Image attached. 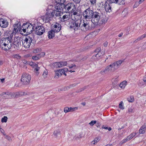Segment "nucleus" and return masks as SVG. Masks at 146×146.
Returning a JSON list of instances; mask_svg holds the SVG:
<instances>
[{
	"mask_svg": "<svg viewBox=\"0 0 146 146\" xmlns=\"http://www.w3.org/2000/svg\"><path fill=\"white\" fill-rule=\"evenodd\" d=\"M69 110V112L70 111H75L76 110H77L78 109L77 107H75L73 108H68Z\"/></svg>",
	"mask_w": 146,
	"mask_h": 146,
	"instance_id": "ea45409f",
	"label": "nucleus"
},
{
	"mask_svg": "<svg viewBox=\"0 0 146 146\" xmlns=\"http://www.w3.org/2000/svg\"><path fill=\"white\" fill-rule=\"evenodd\" d=\"M100 140V139L98 137H96L94 139L92 142V143L93 145H95Z\"/></svg>",
	"mask_w": 146,
	"mask_h": 146,
	"instance_id": "473e14b6",
	"label": "nucleus"
},
{
	"mask_svg": "<svg viewBox=\"0 0 146 146\" xmlns=\"http://www.w3.org/2000/svg\"><path fill=\"white\" fill-rule=\"evenodd\" d=\"M39 69V68L38 67H37L36 68H35V71H36V72H38Z\"/></svg>",
	"mask_w": 146,
	"mask_h": 146,
	"instance_id": "e2e57ef3",
	"label": "nucleus"
},
{
	"mask_svg": "<svg viewBox=\"0 0 146 146\" xmlns=\"http://www.w3.org/2000/svg\"><path fill=\"white\" fill-rule=\"evenodd\" d=\"M108 42H104V46L106 47L108 45Z\"/></svg>",
	"mask_w": 146,
	"mask_h": 146,
	"instance_id": "0e129e2a",
	"label": "nucleus"
},
{
	"mask_svg": "<svg viewBox=\"0 0 146 146\" xmlns=\"http://www.w3.org/2000/svg\"><path fill=\"white\" fill-rule=\"evenodd\" d=\"M118 4L119 5H123L125 3V0H118Z\"/></svg>",
	"mask_w": 146,
	"mask_h": 146,
	"instance_id": "58836bf2",
	"label": "nucleus"
},
{
	"mask_svg": "<svg viewBox=\"0 0 146 146\" xmlns=\"http://www.w3.org/2000/svg\"><path fill=\"white\" fill-rule=\"evenodd\" d=\"M111 4L108 3H106L105 6V9L106 12H110L112 11Z\"/></svg>",
	"mask_w": 146,
	"mask_h": 146,
	"instance_id": "412c9836",
	"label": "nucleus"
},
{
	"mask_svg": "<svg viewBox=\"0 0 146 146\" xmlns=\"http://www.w3.org/2000/svg\"><path fill=\"white\" fill-rule=\"evenodd\" d=\"M93 12L90 8H88L83 12V15L85 19H91Z\"/></svg>",
	"mask_w": 146,
	"mask_h": 146,
	"instance_id": "6e6552de",
	"label": "nucleus"
},
{
	"mask_svg": "<svg viewBox=\"0 0 146 146\" xmlns=\"http://www.w3.org/2000/svg\"><path fill=\"white\" fill-rule=\"evenodd\" d=\"M73 1L76 3H80L81 0H73Z\"/></svg>",
	"mask_w": 146,
	"mask_h": 146,
	"instance_id": "13d9d810",
	"label": "nucleus"
},
{
	"mask_svg": "<svg viewBox=\"0 0 146 146\" xmlns=\"http://www.w3.org/2000/svg\"><path fill=\"white\" fill-rule=\"evenodd\" d=\"M40 58V56L38 54L37 55L34 56L32 57V59L34 60H37Z\"/></svg>",
	"mask_w": 146,
	"mask_h": 146,
	"instance_id": "f704fd0d",
	"label": "nucleus"
},
{
	"mask_svg": "<svg viewBox=\"0 0 146 146\" xmlns=\"http://www.w3.org/2000/svg\"><path fill=\"white\" fill-rule=\"evenodd\" d=\"M12 41V36L11 35L7 37L2 38L0 42V47L5 50H9L11 47Z\"/></svg>",
	"mask_w": 146,
	"mask_h": 146,
	"instance_id": "f257e3e1",
	"label": "nucleus"
},
{
	"mask_svg": "<svg viewBox=\"0 0 146 146\" xmlns=\"http://www.w3.org/2000/svg\"><path fill=\"white\" fill-rule=\"evenodd\" d=\"M45 19V22H48L50 20V18L48 16L46 15L45 17H42V19L44 21V19Z\"/></svg>",
	"mask_w": 146,
	"mask_h": 146,
	"instance_id": "2f4dec72",
	"label": "nucleus"
},
{
	"mask_svg": "<svg viewBox=\"0 0 146 146\" xmlns=\"http://www.w3.org/2000/svg\"><path fill=\"white\" fill-rule=\"evenodd\" d=\"M127 101L130 102H132L134 101V98L133 96H130L127 98Z\"/></svg>",
	"mask_w": 146,
	"mask_h": 146,
	"instance_id": "72a5a7b5",
	"label": "nucleus"
},
{
	"mask_svg": "<svg viewBox=\"0 0 146 146\" xmlns=\"http://www.w3.org/2000/svg\"><path fill=\"white\" fill-rule=\"evenodd\" d=\"M55 33L54 31L52 30L50 31L48 33V36L49 39L52 38L54 36V33Z\"/></svg>",
	"mask_w": 146,
	"mask_h": 146,
	"instance_id": "b1692460",
	"label": "nucleus"
},
{
	"mask_svg": "<svg viewBox=\"0 0 146 146\" xmlns=\"http://www.w3.org/2000/svg\"><path fill=\"white\" fill-rule=\"evenodd\" d=\"M32 40V37L29 36H27L24 39L22 40L23 46L26 48H29Z\"/></svg>",
	"mask_w": 146,
	"mask_h": 146,
	"instance_id": "423d86ee",
	"label": "nucleus"
},
{
	"mask_svg": "<svg viewBox=\"0 0 146 146\" xmlns=\"http://www.w3.org/2000/svg\"><path fill=\"white\" fill-rule=\"evenodd\" d=\"M59 70L60 71V72L61 73V75L63 74L65 76H66V74L65 73V72L68 71V69L66 68H65L62 69H60Z\"/></svg>",
	"mask_w": 146,
	"mask_h": 146,
	"instance_id": "a878e982",
	"label": "nucleus"
},
{
	"mask_svg": "<svg viewBox=\"0 0 146 146\" xmlns=\"http://www.w3.org/2000/svg\"><path fill=\"white\" fill-rule=\"evenodd\" d=\"M143 38H144L143 35L141 36L138 37L136 40H135L134 41V42L135 43L137 42L138 41H140L141 40L143 39Z\"/></svg>",
	"mask_w": 146,
	"mask_h": 146,
	"instance_id": "c9c22d12",
	"label": "nucleus"
},
{
	"mask_svg": "<svg viewBox=\"0 0 146 146\" xmlns=\"http://www.w3.org/2000/svg\"><path fill=\"white\" fill-rule=\"evenodd\" d=\"M55 77L58 78L61 76V73L60 72V71L59 70L55 71Z\"/></svg>",
	"mask_w": 146,
	"mask_h": 146,
	"instance_id": "c756f323",
	"label": "nucleus"
},
{
	"mask_svg": "<svg viewBox=\"0 0 146 146\" xmlns=\"http://www.w3.org/2000/svg\"><path fill=\"white\" fill-rule=\"evenodd\" d=\"M90 20H84L82 22L81 21L80 25V28L81 29L84 31H86L89 30L90 28Z\"/></svg>",
	"mask_w": 146,
	"mask_h": 146,
	"instance_id": "39448f33",
	"label": "nucleus"
},
{
	"mask_svg": "<svg viewBox=\"0 0 146 146\" xmlns=\"http://www.w3.org/2000/svg\"><path fill=\"white\" fill-rule=\"evenodd\" d=\"M96 123V126L97 127H100V126L101 124H100L99 123L97 122Z\"/></svg>",
	"mask_w": 146,
	"mask_h": 146,
	"instance_id": "052dcab7",
	"label": "nucleus"
},
{
	"mask_svg": "<svg viewBox=\"0 0 146 146\" xmlns=\"http://www.w3.org/2000/svg\"><path fill=\"white\" fill-rule=\"evenodd\" d=\"M76 66L74 64H72L71 65L69 66V67L70 68H73V69L74 70L76 68H75Z\"/></svg>",
	"mask_w": 146,
	"mask_h": 146,
	"instance_id": "49530a36",
	"label": "nucleus"
},
{
	"mask_svg": "<svg viewBox=\"0 0 146 146\" xmlns=\"http://www.w3.org/2000/svg\"><path fill=\"white\" fill-rule=\"evenodd\" d=\"M64 8L65 12L72 13L76 10V7L74 3H68L66 5H64Z\"/></svg>",
	"mask_w": 146,
	"mask_h": 146,
	"instance_id": "0eeeda50",
	"label": "nucleus"
},
{
	"mask_svg": "<svg viewBox=\"0 0 146 146\" xmlns=\"http://www.w3.org/2000/svg\"><path fill=\"white\" fill-rule=\"evenodd\" d=\"M8 23L7 20L1 19H0V25L3 28H5L8 26Z\"/></svg>",
	"mask_w": 146,
	"mask_h": 146,
	"instance_id": "a211bd4d",
	"label": "nucleus"
},
{
	"mask_svg": "<svg viewBox=\"0 0 146 146\" xmlns=\"http://www.w3.org/2000/svg\"><path fill=\"white\" fill-rule=\"evenodd\" d=\"M23 28L22 26H21V25L20 23H18L15 25L14 27V31L16 32H18V31H19L21 33L23 31Z\"/></svg>",
	"mask_w": 146,
	"mask_h": 146,
	"instance_id": "f3484780",
	"label": "nucleus"
},
{
	"mask_svg": "<svg viewBox=\"0 0 146 146\" xmlns=\"http://www.w3.org/2000/svg\"><path fill=\"white\" fill-rule=\"evenodd\" d=\"M96 121L92 120L91 121L90 123H89V124L91 126H93L94 124L96 123Z\"/></svg>",
	"mask_w": 146,
	"mask_h": 146,
	"instance_id": "79ce46f5",
	"label": "nucleus"
},
{
	"mask_svg": "<svg viewBox=\"0 0 146 146\" xmlns=\"http://www.w3.org/2000/svg\"><path fill=\"white\" fill-rule=\"evenodd\" d=\"M72 14L71 15V16H74L75 15H79V14L76 12H73Z\"/></svg>",
	"mask_w": 146,
	"mask_h": 146,
	"instance_id": "6e6d98bb",
	"label": "nucleus"
},
{
	"mask_svg": "<svg viewBox=\"0 0 146 146\" xmlns=\"http://www.w3.org/2000/svg\"><path fill=\"white\" fill-rule=\"evenodd\" d=\"M5 137L9 141L11 140V138L10 137L8 136V135H6Z\"/></svg>",
	"mask_w": 146,
	"mask_h": 146,
	"instance_id": "5fc2aeb1",
	"label": "nucleus"
},
{
	"mask_svg": "<svg viewBox=\"0 0 146 146\" xmlns=\"http://www.w3.org/2000/svg\"><path fill=\"white\" fill-rule=\"evenodd\" d=\"M57 10L58 11H54L51 13V15L53 17L56 19L60 18V17L61 16V13L58 11V8H57Z\"/></svg>",
	"mask_w": 146,
	"mask_h": 146,
	"instance_id": "2eb2a0df",
	"label": "nucleus"
},
{
	"mask_svg": "<svg viewBox=\"0 0 146 146\" xmlns=\"http://www.w3.org/2000/svg\"><path fill=\"white\" fill-rule=\"evenodd\" d=\"M123 102L122 101L120 102L119 105V108L123 110L124 109L123 105H122Z\"/></svg>",
	"mask_w": 146,
	"mask_h": 146,
	"instance_id": "c03bdc74",
	"label": "nucleus"
},
{
	"mask_svg": "<svg viewBox=\"0 0 146 146\" xmlns=\"http://www.w3.org/2000/svg\"><path fill=\"white\" fill-rule=\"evenodd\" d=\"M23 31L24 33L26 32L27 34L31 33L34 31V26L30 23H24L22 25Z\"/></svg>",
	"mask_w": 146,
	"mask_h": 146,
	"instance_id": "f03ea898",
	"label": "nucleus"
},
{
	"mask_svg": "<svg viewBox=\"0 0 146 146\" xmlns=\"http://www.w3.org/2000/svg\"><path fill=\"white\" fill-rule=\"evenodd\" d=\"M61 63V62H56L54 64V65L56 66L57 67L60 68L62 67Z\"/></svg>",
	"mask_w": 146,
	"mask_h": 146,
	"instance_id": "e433bc0d",
	"label": "nucleus"
},
{
	"mask_svg": "<svg viewBox=\"0 0 146 146\" xmlns=\"http://www.w3.org/2000/svg\"><path fill=\"white\" fill-rule=\"evenodd\" d=\"M91 18L92 23L95 25H97L98 22L101 19V14L97 11L93 12Z\"/></svg>",
	"mask_w": 146,
	"mask_h": 146,
	"instance_id": "7ed1b4c3",
	"label": "nucleus"
},
{
	"mask_svg": "<svg viewBox=\"0 0 146 146\" xmlns=\"http://www.w3.org/2000/svg\"><path fill=\"white\" fill-rule=\"evenodd\" d=\"M92 5H94L96 3V0H90Z\"/></svg>",
	"mask_w": 146,
	"mask_h": 146,
	"instance_id": "8fccbe9b",
	"label": "nucleus"
},
{
	"mask_svg": "<svg viewBox=\"0 0 146 146\" xmlns=\"http://www.w3.org/2000/svg\"><path fill=\"white\" fill-rule=\"evenodd\" d=\"M122 62V61L119 60L112 63L115 70L117 69Z\"/></svg>",
	"mask_w": 146,
	"mask_h": 146,
	"instance_id": "6ab92c4d",
	"label": "nucleus"
},
{
	"mask_svg": "<svg viewBox=\"0 0 146 146\" xmlns=\"http://www.w3.org/2000/svg\"><path fill=\"white\" fill-rule=\"evenodd\" d=\"M15 94L14 93L3 92L0 94V96L4 99H10L14 97Z\"/></svg>",
	"mask_w": 146,
	"mask_h": 146,
	"instance_id": "ddd939ff",
	"label": "nucleus"
},
{
	"mask_svg": "<svg viewBox=\"0 0 146 146\" xmlns=\"http://www.w3.org/2000/svg\"><path fill=\"white\" fill-rule=\"evenodd\" d=\"M113 64L112 63L110 65L107 66L104 70H103L100 72V73L104 74L108 72H112L115 70Z\"/></svg>",
	"mask_w": 146,
	"mask_h": 146,
	"instance_id": "9d476101",
	"label": "nucleus"
},
{
	"mask_svg": "<svg viewBox=\"0 0 146 146\" xmlns=\"http://www.w3.org/2000/svg\"><path fill=\"white\" fill-rule=\"evenodd\" d=\"M52 136L58 139L60 136V131L59 130L55 131L52 134Z\"/></svg>",
	"mask_w": 146,
	"mask_h": 146,
	"instance_id": "aec40b11",
	"label": "nucleus"
},
{
	"mask_svg": "<svg viewBox=\"0 0 146 146\" xmlns=\"http://www.w3.org/2000/svg\"><path fill=\"white\" fill-rule=\"evenodd\" d=\"M71 17L73 20L72 21H78V20L81 21V20L80 19V15H79V14L71 16Z\"/></svg>",
	"mask_w": 146,
	"mask_h": 146,
	"instance_id": "393cba45",
	"label": "nucleus"
},
{
	"mask_svg": "<svg viewBox=\"0 0 146 146\" xmlns=\"http://www.w3.org/2000/svg\"><path fill=\"white\" fill-rule=\"evenodd\" d=\"M100 52H98L96 55H94L92 57V58L93 59L95 60H99L101 57L102 55Z\"/></svg>",
	"mask_w": 146,
	"mask_h": 146,
	"instance_id": "4be33fe9",
	"label": "nucleus"
},
{
	"mask_svg": "<svg viewBox=\"0 0 146 146\" xmlns=\"http://www.w3.org/2000/svg\"><path fill=\"white\" fill-rule=\"evenodd\" d=\"M102 127V128L104 129H108L109 131H110L111 130V127L108 128L106 127H104V125H103Z\"/></svg>",
	"mask_w": 146,
	"mask_h": 146,
	"instance_id": "a18cd8bd",
	"label": "nucleus"
},
{
	"mask_svg": "<svg viewBox=\"0 0 146 146\" xmlns=\"http://www.w3.org/2000/svg\"><path fill=\"white\" fill-rule=\"evenodd\" d=\"M7 117L6 116H4L1 119V121L2 122H6L7 120Z\"/></svg>",
	"mask_w": 146,
	"mask_h": 146,
	"instance_id": "4c0bfd02",
	"label": "nucleus"
},
{
	"mask_svg": "<svg viewBox=\"0 0 146 146\" xmlns=\"http://www.w3.org/2000/svg\"><path fill=\"white\" fill-rule=\"evenodd\" d=\"M146 128V124L145 123L140 128L139 132L140 134H144L145 132Z\"/></svg>",
	"mask_w": 146,
	"mask_h": 146,
	"instance_id": "5701e85b",
	"label": "nucleus"
},
{
	"mask_svg": "<svg viewBox=\"0 0 146 146\" xmlns=\"http://www.w3.org/2000/svg\"><path fill=\"white\" fill-rule=\"evenodd\" d=\"M128 141V140H127V138H126V139H123L120 142V143L121 145V144H123V143H125L126 141Z\"/></svg>",
	"mask_w": 146,
	"mask_h": 146,
	"instance_id": "de8ad7c7",
	"label": "nucleus"
},
{
	"mask_svg": "<svg viewBox=\"0 0 146 146\" xmlns=\"http://www.w3.org/2000/svg\"><path fill=\"white\" fill-rule=\"evenodd\" d=\"M119 80L118 77H116L112 79V82L114 84H116Z\"/></svg>",
	"mask_w": 146,
	"mask_h": 146,
	"instance_id": "7c9ffc66",
	"label": "nucleus"
},
{
	"mask_svg": "<svg viewBox=\"0 0 146 146\" xmlns=\"http://www.w3.org/2000/svg\"><path fill=\"white\" fill-rule=\"evenodd\" d=\"M53 28L52 29L55 33L59 32L61 29V25L58 23H56L53 25Z\"/></svg>",
	"mask_w": 146,
	"mask_h": 146,
	"instance_id": "dca6fc26",
	"label": "nucleus"
},
{
	"mask_svg": "<svg viewBox=\"0 0 146 146\" xmlns=\"http://www.w3.org/2000/svg\"><path fill=\"white\" fill-rule=\"evenodd\" d=\"M112 3L118 4V0H110Z\"/></svg>",
	"mask_w": 146,
	"mask_h": 146,
	"instance_id": "4d7b16f0",
	"label": "nucleus"
},
{
	"mask_svg": "<svg viewBox=\"0 0 146 146\" xmlns=\"http://www.w3.org/2000/svg\"><path fill=\"white\" fill-rule=\"evenodd\" d=\"M40 51V50L38 48H37L34 49L33 50V52L34 53H37L39 52Z\"/></svg>",
	"mask_w": 146,
	"mask_h": 146,
	"instance_id": "3c124183",
	"label": "nucleus"
},
{
	"mask_svg": "<svg viewBox=\"0 0 146 146\" xmlns=\"http://www.w3.org/2000/svg\"><path fill=\"white\" fill-rule=\"evenodd\" d=\"M22 39V38L20 37L15 36L14 38L13 44L17 47L19 48L21 45V41L23 40Z\"/></svg>",
	"mask_w": 146,
	"mask_h": 146,
	"instance_id": "f8f14e48",
	"label": "nucleus"
},
{
	"mask_svg": "<svg viewBox=\"0 0 146 146\" xmlns=\"http://www.w3.org/2000/svg\"><path fill=\"white\" fill-rule=\"evenodd\" d=\"M136 133H133L131 134L129 136L127 137V140H130L132 139L133 137H134L136 135Z\"/></svg>",
	"mask_w": 146,
	"mask_h": 146,
	"instance_id": "cd10ccee",
	"label": "nucleus"
},
{
	"mask_svg": "<svg viewBox=\"0 0 146 146\" xmlns=\"http://www.w3.org/2000/svg\"><path fill=\"white\" fill-rule=\"evenodd\" d=\"M101 49L100 47L98 48L95 50V52L98 53L100 52V51Z\"/></svg>",
	"mask_w": 146,
	"mask_h": 146,
	"instance_id": "603ef678",
	"label": "nucleus"
},
{
	"mask_svg": "<svg viewBox=\"0 0 146 146\" xmlns=\"http://www.w3.org/2000/svg\"><path fill=\"white\" fill-rule=\"evenodd\" d=\"M123 33H120L118 35V36L121 37V36H122V35H123Z\"/></svg>",
	"mask_w": 146,
	"mask_h": 146,
	"instance_id": "774afa93",
	"label": "nucleus"
},
{
	"mask_svg": "<svg viewBox=\"0 0 146 146\" xmlns=\"http://www.w3.org/2000/svg\"><path fill=\"white\" fill-rule=\"evenodd\" d=\"M143 48H146V43L144 44L143 45Z\"/></svg>",
	"mask_w": 146,
	"mask_h": 146,
	"instance_id": "338daca9",
	"label": "nucleus"
},
{
	"mask_svg": "<svg viewBox=\"0 0 146 146\" xmlns=\"http://www.w3.org/2000/svg\"><path fill=\"white\" fill-rule=\"evenodd\" d=\"M81 21L78 20V21H72L70 23V25H68L71 29H73L74 30H77L80 29V25Z\"/></svg>",
	"mask_w": 146,
	"mask_h": 146,
	"instance_id": "1a4fd4ad",
	"label": "nucleus"
},
{
	"mask_svg": "<svg viewBox=\"0 0 146 146\" xmlns=\"http://www.w3.org/2000/svg\"><path fill=\"white\" fill-rule=\"evenodd\" d=\"M128 9L127 8L125 9L122 12V15L123 17H125L128 13Z\"/></svg>",
	"mask_w": 146,
	"mask_h": 146,
	"instance_id": "c85d7f7f",
	"label": "nucleus"
},
{
	"mask_svg": "<svg viewBox=\"0 0 146 146\" xmlns=\"http://www.w3.org/2000/svg\"><path fill=\"white\" fill-rule=\"evenodd\" d=\"M34 31L36 34L38 35H41L45 31V29L42 25H37L35 27Z\"/></svg>",
	"mask_w": 146,
	"mask_h": 146,
	"instance_id": "9b49d317",
	"label": "nucleus"
},
{
	"mask_svg": "<svg viewBox=\"0 0 146 146\" xmlns=\"http://www.w3.org/2000/svg\"><path fill=\"white\" fill-rule=\"evenodd\" d=\"M127 81H123L121 83L119 84L120 87L122 89L124 88L126 85Z\"/></svg>",
	"mask_w": 146,
	"mask_h": 146,
	"instance_id": "bb28decb",
	"label": "nucleus"
},
{
	"mask_svg": "<svg viewBox=\"0 0 146 146\" xmlns=\"http://www.w3.org/2000/svg\"><path fill=\"white\" fill-rule=\"evenodd\" d=\"M31 78V76L29 74L24 73L21 76V81L22 82L23 84L27 85L29 84Z\"/></svg>",
	"mask_w": 146,
	"mask_h": 146,
	"instance_id": "20e7f679",
	"label": "nucleus"
},
{
	"mask_svg": "<svg viewBox=\"0 0 146 146\" xmlns=\"http://www.w3.org/2000/svg\"><path fill=\"white\" fill-rule=\"evenodd\" d=\"M64 111L65 113H67L69 112L68 107H66L64 108Z\"/></svg>",
	"mask_w": 146,
	"mask_h": 146,
	"instance_id": "09e8293b",
	"label": "nucleus"
},
{
	"mask_svg": "<svg viewBox=\"0 0 146 146\" xmlns=\"http://www.w3.org/2000/svg\"><path fill=\"white\" fill-rule=\"evenodd\" d=\"M48 74V72L47 71H45L43 73L42 76L44 78H46Z\"/></svg>",
	"mask_w": 146,
	"mask_h": 146,
	"instance_id": "a19ab883",
	"label": "nucleus"
},
{
	"mask_svg": "<svg viewBox=\"0 0 146 146\" xmlns=\"http://www.w3.org/2000/svg\"><path fill=\"white\" fill-rule=\"evenodd\" d=\"M53 7L51 5H49L48 7V9L49 10H53V9H54V8H53Z\"/></svg>",
	"mask_w": 146,
	"mask_h": 146,
	"instance_id": "864d4df0",
	"label": "nucleus"
},
{
	"mask_svg": "<svg viewBox=\"0 0 146 146\" xmlns=\"http://www.w3.org/2000/svg\"><path fill=\"white\" fill-rule=\"evenodd\" d=\"M128 111L129 112L132 113L133 111V110L131 108H129Z\"/></svg>",
	"mask_w": 146,
	"mask_h": 146,
	"instance_id": "680f3d73",
	"label": "nucleus"
},
{
	"mask_svg": "<svg viewBox=\"0 0 146 146\" xmlns=\"http://www.w3.org/2000/svg\"><path fill=\"white\" fill-rule=\"evenodd\" d=\"M70 16L69 15H64L61 18V20L62 21L64 22V24L67 25H70V22L69 21Z\"/></svg>",
	"mask_w": 146,
	"mask_h": 146,
	"instance_id": "4468645a",
	"label": "nucleus"
},
{
	"mask_svg": "<svg viewBox=\"0 0 146 146\" xmlns=\"http://www.w3.org/2000/svg\"><path fill=\"white\" fill-rule=\"evenodd\" d=\"M3 63V60H0V66L2 65Z\"/></svg>",
	"mask_w": 146,
	"mask_h": 146,
	"instance_id": "69168bd1",
	"label": "nucleus"
},
{
	"mask_svg": "<svg viewBox=\"0 0 146 146\" xmlns=\"http://www.w3.org/2000/svg\"><path fill=\"white\" fill-rule=\"evenodd\" d=\"M61 65H62V67L64 66H66L67 64V62L66 61H61Z\"/></svg>",
	"mask_w": 146,
	"mask_h": 146,
	"instance_id": "37998d69",
	"label": "nucleus"
},
{
	"mask_svg": "<svg viewBox=\"0 0 146 146\" xmlns=\"http://www.w3.org/2000/svg\"><path fill=\"white\" fill-rule=\"evenodd\" d=\"M38 54L40 56V57L41 56H44L45 55V53L44 52H42L41 53Z\"/></svg>",
	"mask_w": 146,
	"mask_h": 146,
	"instance_id": "bf43d9fd",
	"label": "nucleus"
}]
</instances>
